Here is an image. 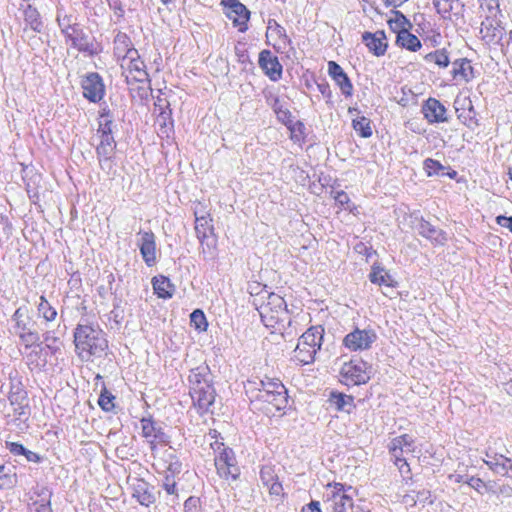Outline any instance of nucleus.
Instances as JSON below:
<instances>
[{
  "mask_svg": "<svg viewBox=\"0 0 512 512\" xmlns=\"http://www.w3.org/2000/svg\"><path fill=\"white\" fill-rule=\"evenodd\" d=\"M260 479L264 486H269L270 483L278 479V476L272 466L265 465L260 470Z\"/></svg>",
  "mask_w": 512,
  "mask_h": 512,
  "instance_id": "48",
  "label": "nucleus"
},
{
  "mask_svg": "<svg viewBox=\"0 0 512 512\" xmlns=\"http://www.w3.org/2000/svg\"><path fill=\"white\" fill-rule=\"evenodd\" d=\"M328 401L338 411L350 413L355 408L354 398L344 393L331 392Z\"/></svg>",
  "mask_w": 512,
  "mask_h": 512,
  "instance_id": "30",
  "label": "nucleus"
},
{
  "mask_svg": "<svg viewBox=\"0 0 512 512\" xmlns=\"http://www.w3.org/2000/svg\"><path fill=\"white\" fill-rule=\"evenodd\" d=\"M258 393L252 397L254 407L267 415H275L276 412L286 408L288 403L287 389L277 378L265 377L260 380Z\"/></svg>",
  "mask_w": 512,
  "mask_h": 512,
  "instance_id": "1",
  "label": "nucleus"
},
{
  "mask_svg": "<svg viewBox=\"0 0 512 512\" xmlns=\"http://www.w3.org/2000/svg\"><path fill=\"white\" fill-rule=\"evenodd\" d=\"M259 66L264 73L272 80L277 81L282 75V65L279 63L278 58L273 56L271 51L263 50L259 54Z\"/></svg>",
  "mask_w": 512,
  "mask_h": 512,
  "instance_id": "19",
  "label": "nucleus"
},
{
  "mask_svg": "<svg viewBox=\"0 0 512 512\" xmlns=\"http://www.w3.org/2000/svg\"><path fill=\"white\" fill-rule=\"evenodd\" d=\"M452 76L453 79L461 78L465 81H469L473 77V67L466 58H459L452 62Z\"/></svg>",
  "mask_w": 512,
  "mask_h": 512,
  "instance_id": "32",
  "label": "nucleus"
},
{
  "mask_svg": "<svg viewBox=\"0 0 512 512\" xmlns=\"http://www.w3.org/2000/svg\"><path fill=\"white\" fill-rule=\"evenodd\" d=\"M113 399L114 397L111 395L101 394L98 400V404L103 410L110 411L114 406L112 402Z\"/></svg>",
  "mask_w": 512,
  "mask_h": 512,
  "instance_id": "58",
  "label": "nucleus"
},
{
  "mask_svg": "<svg viewBox=\"0 0 512 512\" xmlns=\"http://www.w3.org/2000/svg\"><path fill=\"white\" fill-rule=\"evenodd\" d=\"M422 112L424 118L429 123H443L448 121L445 106L435 98H428L424 102Z\"/></svg>",
  "mask_w": 512,
  "mask_h": 512,
  "instance_id": "17",
  "label": "nucleus"
},
{
  "mask_svg": "<svg viewBox=\"0 0 512 512\" xmlns=\"http://www.w3.org/2000/svg\"><path fill=\"white\" fill-rule=\"evenodd\" d=\"M427 63H433L441 69H445L450 64L449 53L445 48L437 49L424 56Z\"/></svg>",
  "mask_w": 512,
  "mask_h": 512,
  "instance_id": "36",
  "label": "nucleus"
},
{
  "mask_svg": "<svg viewBox=\"0 0 512 512\" xmlns=\"http://www.w3.org/2000/svg\"><path fill=\"white\" fill-rule=\"evenodd\" d=\"M414 449V440L408 434L393 438L389 445L392 457L398 460L400 457H405L406 454L413 453Z\"/></svg>",
  "mask_w": 512,
  "mask_h": 512,
  "instance_id": "22",
  "label": "nucleus"
},
{
  "mask_svg": "<svg viewBox=\"0 0 512 512\" xmlns=\"http://www.w3.org/2000/svg\"><path fill=\"white\" fill-rule=\"evenodd\" d=\"M480 8L483 12H487L485 16L498 17L500 14L498 0H483L480 4Z\"/></svg>",
  "mask_w": 512,
  "mask_h": 512,
  "instance_id": "49",
  "label": "nucleus"
},
{
  "mask_svg": "<svg viewBox=\"0 0 512 512\" xmlns=\"http://www.w3.org/2000/svg\"><path fill=\"white\" fill-rule=\"evenodd\" d=\"M433 4L443 18H448L452 11L458 9L459 0H433Z\"/></svg>",
  "mask_w": 512,
  "mask_h": 512,
  "instance_id": "43",
  "label": "nucleus"
},
{
  "mask_svg": "<svg viewBox=\"0 0 512 512\" xmlns=\"http://www.w3.org/2000/svg\"><path fill=\"white\" fill-rule=\"evenodd\" d=\"M57 21L64 36H66L71 29L77 25V23H71V17L69 16H64L63 18L58 16Z\"/></svg>",
  "mask_w": 512,
  "mask_h": 512,
  "instance_id": "54",
  "label": "nucleus"
},
{
  "mask_svg": "<svg viewBox=\"0 0 512 512\" xmlns=\"http://www.w3.org/2000/svg\"><path fill=\"white\" fill-rule=\"evenodd\" d=\"M424 168L429 176L438 175L439 172L444 169L439 161L431 158H428L424 161Z\"/></svg>",
  "mask_w": 512,
  "mask_h": 512,
  "instance_id": "52",
  "label": "nucleus"
},
{
  "mask_svg": "<svg viewBox=\"0 0 512 512\" xmlns=\"http://www.w3.org/2000/svg\"><path fill=\"white\" fill-rule=\"evenodd\" d=\"M83 96L90 102H99L105 94V86L102 78L98 73L92 72L87 74L82 82Z\"/></svg>",
  "mask_w": 512,
  "mask_h": 512,
  "instance_id": "13",
  "label": "nucleus"
},
{
  "mask_svg": "<svg viewBox=\"0 0 512 512\" xmlns=\"http://www.w3.org/2000/svg\"><path fill=\"white\" fill-rule=\"evenodd\" d=\"M136 92H137V96L141 100L148 99L149 95L152 92V89L150 87V79L148 78V82H146V83H140V85L136 89Z\"/></svg>",
  "mask_w": 512,
  "mask_h": 512,
  "instance_id": "56",
  "label": "nucleus"
},
{
  "mask_svg": "<svg viewBox=\"0 0 512 512\" xmlns=\"http://www.w3.org/2000/svg\"><path fill=\"white\" fill-rule=\"evenodd\" d=\"M217 473L225 479L236 480L240 475V469L237 465L235 454L231 448L223 447L219 455L214 459Z\"/></svg>",
  "mask_w": 512,
  "mask_h": 512,
  "instance_id": "9",
  "label": "nucleus"
},
{
  "mask_svg": "<svg viewBox=\"0 0 512 512\" xmlns=\"http://www.w3.org/2000/svg\"><path fill=\"white\" fill-rule=\"evenodd\" d=\"M65 38L66 40L71 41L72 46L80 52H86L90 55L96 53L93 43L89 41L88 36L84 33L79 24L71 29Z\"/></svg>",
  "mask_w": 512,
  "mask_h": 512,
  "instance_id": "20",
  "label": "nucleus"
},
{
  "mask_svg": "<svg viewBox=\"0 0 512 512\" xmlns=\"http://www.w3.org/2000/svg\"><path fill=\"white\" fill-rule=\"evenodd\" d=\"M152 286L154 293L159 298L163 299L172 298L175 291V286L171 283L169 278L162 275L153 277Z\"/></svg>",
  "mask_w": 512,
  "mask_h": 512,
  "instance_id": "29",
  "label": "nucleus"
},
{
  "mask_svg": "<svg viewBox=\"0 0 512 512\" xmlns=\"http://www.w3.org/2000/svg\"><path fill=\"white\" fill-rule=\"evenodd\" d=\"M190 322L197 330L205 331L207 328V320L203 311L196 309L190 315Z\"/></svg>",
  "mask_w": 512,
  "mask_h": 512,
  "instance_id": "47",
  "label": "nucleus"
},
{
  "mask_svg": "<svg viewBox=\"0 0 512 512\" xmlns=\"http://www.w3.org/2000/svg\"><path fill=\"white\" fill-rule=\"evenodd\" d=\"M8 400L13 411L15 421L25 422L30 416L29 400L27 392L20 387L12 389Z\"/></svg>",
  "mask_w": 512,
  "mask_h": 512,
  "instance_id": "11",
  "label": "nucleus"
},
{
  "mask_svg": "<svg viewBox=\"0 0 512 512\" xmlns=\"http://www.w3.org/2000/svg\"><path fill=\"white\" fill-rule=\"evenodd\" d=\"M412 493H415V495L407 494L404 496V502L406 504L413 503V505H415L419 503L424 506L425 504L433 503L430 490L423 489L417 492L413 491Z\"/></svg>",
  "mask_w": 512,
  "mask_h": 512,
  "instance_id": "41",
  "label": "nucleus"
},
{
  "mask_svg": "<svg viewBox=\"0 0 512 512\" xmlns=\"http://www.w3.org/2000/svg\"><path fill=\"white\" fill-rule=\"evenodd\" d=\"M75 349L83 361L100 357L108 347V341L98 326L78 324L74 332Z\"/></svg>",
  "mask_w": 512,
  "mask_h": 512,
  "instance_id": "2",
  "label": "nucleus"
},
{
  "mask_svg": "<svg viewBox=\"0 0 512 512\" xmlns=\"http://www.w3.org/2000/svg\"><path fill=\"white\" fill-rule=\"evenodd\" d=\"M328 73L345 96H351L353 85L343 68L334 61L328 63Z\"/></svg>",
  "mask_w": 512,
  "mask_h": 512,
  "instance_id": "23",
  "label": "nucleus"
},
{
  "mask_svg": "<svg viewBox=\"0 0 512 512\" xmlns=\"http://www.w3.org/2000/svg\"><path fill=\"white\" fill-rule=\"evenodd\" d=\"M269 490L270 495L280 496L283 492L282 484L277 480L270 483L269 486H266Z\"/></svg>",
  "mask_w": 512,
  "mask_h": 512,
  "instance_id": "61",
  "label": "nucleus"
},
{
  "mask_svg": "<svg viewBox=\"0 0 512 512\" xmlns=\"http://www.w3.org/2000/svg\"><path fill=\"white\" fill-rule=\"evenodd\" d=\"M389 24H390L391 28H393L395 30L398 29V31L400 29H407L405 27L406 25L411 26V24L406 19V17L402 13H400L399 11H395V18L394 19H390L389 20Z\"/></svg>",
  "mask_w": 512,
  "mask_h": 512,
  "instance_id": "51",
  "label": "nucleus"
},
{
  "mask_svg": "<svg viewBox=\"0 0 512 512\" xmlns=\"http://www.w3.org/2000/svg\"><path fill=\"white\" fill-rule=\"evenodd\" d=\"M394 459V463L395 465L398 467L400 473L405 476V475H408L410 473V467H409V464L407 463V459L405 457H400V459H396V458H393Z\"/></svg>",
  "mask_w": 512,
  "mask_h": 512,
  "instance_id": "59",
  "label": "nucleus"
},
{
  "mask_svg": "<svg viewBox=\"0 0 512 512\" xmlns=\"http://www.w3.org/2000/svg\"><path fill=\"white\" fill-rule=\"evenodd\" d=\"M362 41L369 51L376 56L384 55L388 47L387 38L383 30L376 31L375 33H363Z\"/></svg>",
  "mask_w": 512,
  "mask_h": 512,
  "instance_id": "21",
  "label": "nucleus"
},
{
  "mask_svg": "<svg viewBox=\"0 0 512 512\" xmlns=\"http://www.w3.org/2000/svg\"><path fill=\"white\" fill-rule=\"evenodd\" d=\"M334 199L344 209H347L349 211L353 210L354 205L351 206L350 198L346 192H344V191L336 192Z\"/></svg>",
  "mask_w": 512,
  "mask_h": 512,
  "instance_id": "53",
  "label": "nucleus"
},
{
  "mask_svg": "<svg viewBox=\"0 0 512 512\" xmlns=\"http://www.w3.org/2000/svg\"><path fill=\"white\" fill-rule=\"evenodd\" d=\"M496 222L498 225L508 228L510 232H512V216L507 217L503 215H499L496 217Z\"/></svg>",
  "mask_w": 512,
  "mask_h": 512,
  "instance_id": "62",
  "label": "nucleus"
},
{
  "mask_svg": "<svg viewBox=\"0 0 512 512\" xmlns=\"http://www.w3.org/2000/svg\"><path fill=\"white\" fill-rule=\"evenodd\" d=\"M215 389L212 384L190 388V395L195 406L201 412H207L215 401Z\"/></svg>",
  "mask_w": 512,
  "mask_h": 512,
  "instance_id": "16",
  "label": "nucleus"
},
{
  "mask_svg": "<svg viewBox=\"0 0 512 512\" xmlns=\"http://www.w3.org/2000/svg\"><path fill=\"white\" fill-rule=\"evenodd\" d=\"M377 340L373 329L355 328L343 338V346L352 352L369 350Z\"/></svg>",
  "mask_w": 512,
  "mask_h": 512,
  "instance_id": "7",
  "label": "nucleus"
},
{
  "mask_svg": "<svg viewBox=\"0 0 512 512\" xmlns=\"http://www.w3.org/2000/svg\"><path fill=\"white\" fill-rule=\"evenodd\" d=\"M16 482V474L9 467L0 465V489L11 488Z\"/></svg>",
  "mask_w": 512,
  "mask_h": 512,
  "instance_id": "45",
  "label": "nucleus"
},
{
  "mask_svg": "<svg viewBox=\"0 0 512 512\" xmlns=\"http://www.w3.org/2000/svg\"><path fill=\"white\" fill-rule=\"evenodd\" d=\"M266 101L267 103L272 107L273 111L275 112L277 118L284 124H288L291 122V113L290 111L285 108L278 96L276 95H273V94H269L268 96H266Z\"/></svg>",
  "mask_w": 512,
  "mask_h": 512,
  "instance_id": "33",
  "label": "nucleus"
},
{
  "mask_svg": "<svg viewBox=\"0 0 512 512\" xmlns=\"http://www.w3.org/2000/svg\"><path fill=\"white\" fill-rule=\"evenodd\" d=\"M466 483L480 493L482 488H486V484L483 482L482 479L478 477H470L469 479H467Z\"/></svg>",
  "mask_w": 512,
  "mask_h": 512,
  "instance_id": "60",
  "label": "nucleus"
},
{
  "mask_svg": "<svg viewBox=\"0 0 512 512\" xmlns=\"http://www.w3.org/2000/svg\"><path fill=\"white\" fill-rule=\"evenodd\" d=\"M268 24V30H270L272 33H275L284 43L291 42V40L286 34L285 29L281 25H279L275 20H270Z\"/></svg>",
  "mask_w": 512,
  "mask_h": 512,
  "instance_id": "50",
  "label": "nucleus"
},
{
  "mask_svg": "<svg viewBox=\"0 0 512 512\" xmlns=\"http://www.w3.org/2000/svg\"><path fill=\"white\" fill-rule=\"evenodd\" d=\"M396 44L413 52L418 51L422 46L418 37L410 33L408 29H400L397 32Z\"/></svg>",
  "mask_w": 512,
  "mask_h": 512,
  "instance_id": "31",
  "label": "nucleus"
},
{
  "mask_svg": "<svg viewBox=\"0 0 512 512\" xmlns=\"http://www.w3.org/2000/svg\"><path fill=\"white\" fill-rule=\"evenodd\" d=\"M6 447L14 455H23L28 462L39 463L41 461V457L37 453L26 449L20 443L6 442Z\"/></svg>",
  "mask_w": 512,
  "mask_h": 512,
  "instance_id": "38",
  "label": "nucleus"
},
{
  "mask_svg": "<svg viewBox=\"0 0 512 512\" xmlns=\"http://www.w3.org/2000/svg\"><path fill=\"white\" fill-rule=\"evenodd\" d=\"M352 126L356 133L363 138H369L372 135L371 121L365 116L353 119Z\"/></svg>",
  "mask_w": 512,
  "mask_h": 512,
  "instance_id": "42",
  "label": "nucleus"
},
{
  "mask_svg": "<svg viewBox=\"0 0 512 512\" xmlns=\"http://www.w3.org/2000/svg\"><path fill=\"white\" fill-rule=\"evenodd\" d=\"M40 302L37 305L38 314L44 318L47 322L55 320L57 311L52 307L44 296L39 298Z\"/></svg>",
  "mask_w": 512,
  "mask_h": 512,
  "instance_id": "44",
  "label": "nucleus"
},
{
  "mask_svg": "<svg viewBox=\"0 0 512 512\" xmlns=\"http://www.w3.org/2000/svg\"><path fill=\"white\" fill-rule=\"evenodd\" d=\"M351 490L342 483L329 484L326 492L327 501L330 503L333 512H349L353 508V499L347 493Z\"/></svg>",
  "mask_w": 512,
  "mask_h": 512,
  "instance_id": "8",
  "label": "nucleus"
},
{
  "mask_svg": "<svg viewBox=\"0 0 512 512\" xmlns=\"http://www.w3.org/2000/svg\"><path fill=\"white\" fill-rule=\"evenodd\" d=\"M416 229L422 237H425L434 244L443 245L447 240L446 233L444 231L433 226L423 218L419 220Z\"/></svg>",
  "mask_w": 512,
  "mask_h": 512,
  "instance_id": "25",
  "label": "nucleus"
},
{
  "mask_svg": "<svg viewBox=\"0 0 512 512\" xmlns=\"http://www.w3.org/2000/svg\"><path fill=\"white\" fill-rule=\"evenodd\" d=\"M185 512H200L201 506L198 498L189 497L184 503Z\"/></svg>",
  "mask_w": 512,
  "mask_h": 512,
  "instance_id": "55",
  "label": "nucleus"
},
{
  "mask_svg": "<svg viewBox=\"0 0 512 512\" xmlns=\"http://www.w3.org/2000/svg\"><path fill=\"white\" fill-rule=\"evenodd\" d=\"M261 317L262 323L272 329V332H278L282 335L290 334L288 329L291 327L292 320L287 310L285 300L275 293L268 295L267 303L256 307Z\"/></svg>",
  "mask_w": 512,
  "mask_h": 512,
  "instance_id": "3",
  "label": "nucleus"
},
{
  "mask_svg": "<svg viewBox=\"0 0 512 512\" xmlns=\"http://www.w3.org/2000/svg\"><path fill=\"white\" fill-rule=\"evenodd\" d=\"M115 149L116 142L113 136L100 137V143L96 147V154L102 168H104V164L109 163L112 159Z\"/></svg>",
  "mask_w": 512,
  "mask_h": 512,
  "instance_id": "26",
  "label": "nucleus"
},
{
  "mask_svg": "<svg viewBox=\"0 0 512 512\" xmlns=\"http://www.w3.org/2000/svg\"><path fill=\"white\" fill-rule=\"evenodd\" d=\"M23 15L26 25H28L35 32H41L43 24L40 14L36 8L32 7L30 4H27L23 10Z\"/></svg>",
  "mask_w": 512,
  "mask_h": 512,
  "instance_id": "35",
  "label": "nucleus"
},
{
  "mask_svg": "<svg viewBox=\"0 0 512 512\" xmlns=\"http://www.w3.org/2000/svg\"><path fill=\"white\" fill-rule=\"evenodd\" d=\"M480 35L486 45H498L504 36V28L498 17L485 16L482 20Z\"/></svg>",
  "mask_w": 512,
  "mask_h": 512,
  "instance_id": "10",
  "label": "nucleus"
},
{
  "mask_svg": "<svg viewBox=\"0 0 512 512\" xmlns=\"http://www.w3.org/2000/svg\"><path fill=\"white\" fill-rule=\"evenodd\" d=\"M139 239L137 246L143 261L148 267H152L157 263V246L155 234L151 231L140 230L138 232Z\"/></svg>",
  "mask_w": 512,
  "mask_h": 512,
  "instance_id": "12",
  "label": "nucleus"
},
{
  "mask_svg": "<svg viewBox=\"0 0 512 512\" xmlns=\"http://www.w3.org/2000/svg\"><path fill=\"white\" fill-rule=\"evenodd\" d=\"M12 320L15 322L14 333L27 331L30 329L31 319L28 316V310L25 307H19L13 314Z\"/></svg>",
  "mask_w": 512,
  "mask_h": 512,
  "instance_id": "34",
  "label": "nucleus"
},
{
  "mask_svg": "<svg viewBox=\"0 0 512 512\" xmlns=\"http://www.w3.org/2000/svg\"><path fill=\"white\" fill-rule=\"evenodd\" d=\"M369 279L374 284L386 286H392L393 281L391 276L383 268L375 265L372 266Z\"/></svg>",
  "mask_w": 512,
  "mask_h": 512,
  "instance_id": "40",
  "label": "nucleus"
},
{
  "mask_svg": "<svg viewBox=\"0 0 512 512\" xmlns=\"http://www.w3.org/2000/svg\"><path fill=\"white\" fill-rule=\"evenodd\" d=\"M110 7L114 10L117 17H123L124 15V8L122 6V3L119 0H109Z\"/></svg>",
  "mask_w": 512,
  "mask_h": 512,
  "instance_id": "64",
  "label": "nucleus"
},
{
  "mask_svg": "<svg viewBox=\"0 0 512 512\" xmlns=\"http://www.w3.org/2000/svg\"><path fill=\"white\" fill-rule=\"evenodd\" d=\"M188 379L190 388L212 384L210 369L206 365H201L191 369Z\"/></svg>",
  "mask_w": 512,
  "mask_h": 512,
  "instance_id": "28",
  "label": "nucleus"
},
{
  "mask_svg": "<svg viewBox=\"0 0 512 512\" xmlns=\"http://www.w3.org/2000/svg\"><path fill=\"white\" fill-rule=\"evenodd\" d=\"M44 342L46 343V346L49 349L57 350L58 346L56 343L58 342L59 338L55 336V333L52 331H47L44 335Z\"/></svg>",
  "mask_w": 512,
  "mask_h": 512,
  "instance_id": "57",
  "label": "nucleus"
},
{
  "mask_svg": "<svg viewBox=\"0 0 512 512\" xmlns=\"http://www.w3.org/2000/svg\"><path fill=\"white\" fill-rule=\"evenodd\" d=\"M25 348L39 347L40 337L37 332L31 329L17 334Z\"/></svg>",
  "mask_w": 512,
  "mask_h": 512,
  "instance_id": "46",
  "label": "nucleus"
},
{
  "mask_svg": "<svg viewBox=\"0 0 512 512\" xmlns=\"http://www.w3.org/2000/svg\"><path fill=\"white\" fill-rule=\"evenodd\" d=\"M131 51H137L133 47L129 36L123 32H118L114 38V55L121 62L128 58Z\"/></svg>",
  "mask_w": 512,
  "mask_h": 512,
  "instance_id": "27",
  "label": "nucleus"
},
{
  "mask_svg": "<svg viewBox=\"0 0 512 512\" xmlns=\"http://www.w3.org/2000/svg\"><path fill=\"white\" fill-rule=\"evenodd\" d=\"M371 378V366L362 359H352L345 362L340 370V381L346 386H356L367 383Z\"/></svg>",
  "mask_w": 512,
  "mask_h": 512,
  "instance_id": "5",
  "label": "nucleus"
},
{
  "mask_svg": "<svg viewBox=\"0 0 512 512\" xmlns=\"http://www.w3.org/2000/svg\"><path fill=\"white\" fill-rule=\"evenodd\" d=\"M484 462L492 471L502 475H507L508 471L512 468L511 459L504 457L503 455L495 456L490 460H485Z\"/></svg>",
  "mask_w": 512,
  "mask_h": 512,
  "instance_id": "37",
  "label": "nucleus"
},
{
  "mask_svg": "<svg viewBox=\"0 0 512 512\" xmlns=\"http://www.w3.org/2000/svg\"><path fill=\"white\" fill-rule=\"evenodd\" d=\"M130 487L132 489V497L142 505L149 507L156 501L153 493V487L141 478L134 477L129 479Z\"/></svg>",
  "mask_w": 512,
  "mask_h": 512,
  "instance_id": "14",
  "label": "nucleus"
},
{
  "mask_svg": "<svg viewBox=\"0 0 512 512\" xmlns=\"http://www.w3.org/2000/svg\"><path fill=\"white\" fill-rule=\"evenodd\" d=\"M163 488L168 494L173 495L176 493V482L172 478L166 477Z\"/></svg>",
  "mask_w": 512,
  "mask_h": 512,
  "instance_id": "63",
  "label": "nucleus"
},
{
  "mask_svg": "<svg viewBox=\"0 0 512 512\" xmlns=\"http://www.w3.org/2000/svg\"><path fill=\"white\" fill-rule=\"evenodd\" d=\"M142 426V435L143 437L149 439V442L153 445L155 442L157 443H167L168 436L164 433L162 428L158 426V424L151 419L143 418L141 420Z\"/></svg>",
  "mask_w": 512,
  "mask_h": 512,
  "instance_id": "24",
  "label": "nucleus"
},
{
  "mask_svg": "<svg viewBox=\"0 0 512 512\" xmlns=\"http://www.w3.org/2000/svg\"><path fill=\"white\" fill-rule=\"evenodd\" d=\"M323 335L324 329L322 326H313L304 332L294 350L295 360L301 364L312 363L322 345Z\"/></svg>",
  "mask_w": 512,
  "mask_h": 512,
  "instance_id": "4",
  "label": "nucleus"
},
{
  "mask_svg": "<svg viewBox=\"0 0 512 512\" xmlns=\"http://www.w3.org/2000/svg\"><path fill=\"white\" fill-rule=\"evenodd\" d=\"M113 117L109 110L103 109L99 115V125L97 134L99 137L113 136L112 135Z\"/></svg>",
  "mask_w": 512,
  "mask_h": 512,
  "instance_id": "39",
  "label": "nucleus"
},
{
  "mask_svg": "<svg viewBox=\"0 0 512 512\" xmlns=\"http://www.w3.org/2000/svg\"><path fill=\"white\" fill-rule=\"evenodd\" d=\"M128 85L148 82L149 74L146 71L144 62L140 59L138 51H131L128 58L120 63Z\"/></svg>",
  "mask_w": 512,
  "mask_h": 512,
  "instance_id": "6",
  "label": "nucleus"
},
{
  "mask_svg": "<svg viewBox=\"0 0 512 512\" xmlns=\"http://www.w3.org/2000/svg\"><path fill=\"white\" fill-rule=\"evenodd\" d=\"M223 5L229 7L230 11L227 13V16L233 21L234 26L238 27L241 32L245 31L250 18V11L246 6L238 0L226 1Z\"/></svg>",
  "mask_w": 512,
  "mask_h": 512,
  "instance_id": "18",
  "label": "nucleus"
},
{
  "mask_svg": "<svg viewBox=\"0 0 512 512\" xmlns=\"http://www.w3.org/2000/svg\"><path fill=\"white\" fill-rule=\"evenodd\" d=\"M211 222L212 219L209 218V216H198V213L195 212V232L201 245H206L207 248H211L216 245L214 227Z\"/></svg>",
  "mask_w": 512,
  "mask_h": 512,
  "instance_id": "15",
  "label": "nucleus"
}]
</instances>
